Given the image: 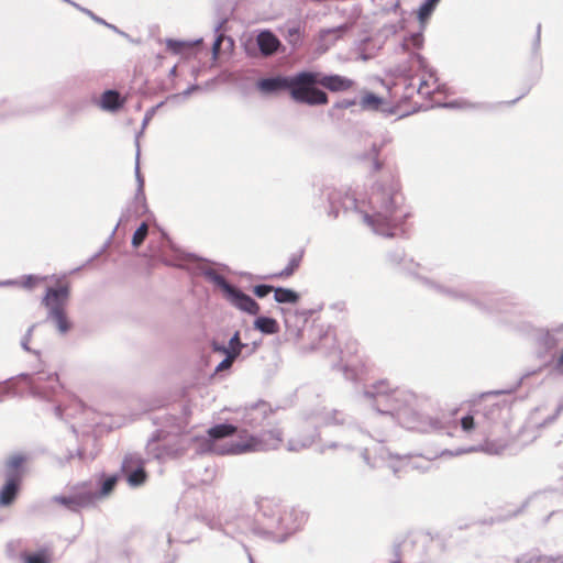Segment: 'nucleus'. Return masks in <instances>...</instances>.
Returning a JSON list of instances; mask_svg holds the SVG:
<instances>
[{"mask_svg": "<svg viewBox=\"0 0 563 563\" xmlns=\"http://www.w3.org/2000/svg\"><path fill=\"white\" fill-rule=\"evenodd\" d=\"M253 291L257 297L263 298L271 291H274V287L268 285H257L254 287Z\"/></svg>", "mask_w": 563, "mask_h": 563, "instance_id": "obj_28", "label": "nucleus"}, {"mask_svg": "<svg viewBox=\"0 0 563 563\" xmlns=\"http://www.w3.org/2000/svg\"><path fill=\"white\" fill-rule=\"evenodd\" d=\"M461 427L463 431L471 432L475 428V420L472 415H467L461 419Z\"/></svg>", "mask_w": 563, "mask_h": 563, "instance_id": "obj_27", "label": "nucleus"}, {"mask_svg": "<svg viewBox=\"0 0 563 563\" xmlns=\"http://www.w3.org/2000/svg\"><path fill=\"white\" fill-rule=\"evenodd\" d=\"M309 81V76H305V71H300L292 77L277 76L262 79L258 82V88L267 93L287 89L296 102L306 103V101H314L309 97L319 96L317 92L307 91L305 84Z\"/></svg>", "mask_w": 563, "mask_h": 563, "instance_id": "obj_3", "label": "nucleus"}, {"mask_svg": "<svg viewBox=\"0 0 563 563\" xmlns=\"http://www.w3.org/2000/svg\"><path fill=\"white\" fill-rule=\"evenodd\" d=\"M239 355V350L234 353H229L228 356L217 366V372H222L231 367L233 361Z\"/></svg>", "mask_w": 563, "mask_h": 563, "instance_id": "obj_24", "label": "nucleus"}, {"mask_svg": "<svg viewBox=\"0 0 563 563\" xmlns=\"http://www.w3.org/2000/svg\"><path fill=\"white\" fill-rule=\"evenodd\" d=\"M375 169L376 170H379L380 169V164L378 161L375 162Z\"/></svg>", "mask_w": 563, "mask_h": 563, "instance_id": "obj_34", "label": "nucleus"}, {"mask_svg": "<svg viewBox=\"0 0 563 563\" xmlns=\"http://www.w3.org/2000/svg\"><path fill=\"white\" fill-rule=\"evenodd\" d=\"M95 499L93 492L88 487L86 483L76 487V490L70 496H56L54 501L65 506L71 511H78L79 509L89 506Z\"/></svg>", "mask_w": 563, "mask_h": 563, "instance_id": "obj_6", "label": "nucleus"}, {"mask_svg": "<svg viewBox=\"0 0 563 563\" xmlns=\"http://www.w3.org/2000/svg\"><path fill=\"white\" fill-rule=\"evenodd\" d=\"M555 369L563 374V350L561 351L556 362H555Z\"/></svg>", "mask_w": 563, "mask_h": 563, "instance_id": "obj_31", "label": "nucleus"}, {"mask_svg": "<svg viewBox=\"0 0 563 563\" xmlns=\"http://www.w3.org/2000/svg\"><path fill=\"white\" fill-rule=\"evenodd\" d=\"M166 47L173 54H181L184 52V49L188 47V45L180 41L167 40Z\"/></svg>", "mask_w": 563, "mask_h": 563, "instance_id": "obj_23", "label": "nucleus"}, {"mask_svg": "<svg viewBox=\"0 0 563 563\" xmlns=\"http://www.w3.org/2000/svg\"><path fill=\"white\" fill-rule=\"evenodd\" d=\"M26 457L14 454L5 462V483L0 489V506L7 507L14 503L24 476Z\"/></svg>", "mask_w": 563, "mask_h": 563, "instance_id": "obj_5", "label": "nucleus"}, {"mask_svg": "<svg viewBox=\"0 0 563 563\" xmlns=\"http://www.w3.org/2000/svg\"><path fill=\"white\" fill-rule=\"evenodd\" d=\"M122 106L120 95L114 90H107L101 96V107L106 110H117Z\"/></svg>", "mask_w": 563, "mask_h": 563, "instance_id": "obj_14", "label": "nucleus"}, {"mask_svg": "<svg viewBox=\"0 0 563 563\" xmlns=\"http://www.w3.org/2000/svg\"><path fill=\"white\" fill-rule=\"evenodd\" d=\"M301 258L302 256L301 255H294L290 260H289V263L288 265L286 266L285 269L280 271L279 273H276L272 276V278H282V279H286L288 277H290L299 267L300 263H301Z\"/></svg>", "mask_w": 563, "mask_h": 563, "instance_id": "obj_17", "label": "nucleus"}, {"mask_svg": "<svg viewBox=\"0 0 563 563\" xmlns=\"http://www.w3.org/2000/svg\"><path fill=\"white\" fill-rule=\"evenodd\" d=\"M418 92L424 96H429L431 90L429 89V85L427 80H422L419 85Z\"/></svg>", "mask_w": 563, "mask_h": 563, "instance_id": "obj_30", "label": "nucleus"}, {"mask_svg": "<svg viewBox=\"0 0 563 563\" xmlns=\"http://www.w3.org/2000/svg\"><path fill=\"white\" fill-rule=\"evenodd\" d=\"M118 482V478L117 476H110L108 477L103 484H102V488H101V494L102 495H108L112 492V489L114 488L115 484Z\"/></svg>", "mask_w": 563, "mask_h": 563, "instance_id": "obj_25", "label": "nucleus"}, {"mask_svg": "<svg viewBox=\"0 0 563 563\" xmlns=\"http://www.w3.org/2000/svg\"><path fill=\"white\" fill-rule=\"evenodd\" d=\"M423 45V36L421 33H415L406 37L402 43V47L406 51L411 48H420Z\"/></svg>", "mask_w": 563, "mask_h": 563, "instance_id": "obj_20", "label": "nucleus"}, {"mask_svg": "<svg viewBox=\"0 0 563 563\" xmlns=\"http://www.w3.org/2000/svg\"><path fill=\"white\" fill-rule=\"evenodd\" d=\"M383 100L372 92H366L361 100V104L366 109H378Z\"/></svg>", "mask_w": 563, "mask_h": 563, "instance_id": "obj_21", "label": "nucleus"}, {"mask_svg": "<svg viewBox=\"0 0 563 563\" xmlns=\"http://www.w3.org/2000/svg\"><path fill=\"white\" fill-rule=\"evenodd\" d=\"M121 471L128 474V483L133 487L143 485L147 478L142 459L133 454L123 459Z\"/></svg>", "mask_w": 563, "mask_h": 563, "instance_id": "obj_8", "label": "nucleus"}, {"mask_svg": "<svg viewBox=\"0 0 563 563\" xmlns=\"http://www.w3.org/2000/svg\"><path fill=\"white\" fill-rule=\"evenodd\" d=\"M69 294V282L65 277H58L53 286L46 288L42 298V305L48 310V318L55 321L60 333H66L70 329V322L65 312Z\"/></svg>", "mask_w": 563, "mask_h": 563, "instance_id": "obj_2", "label": "nucleus"}, {"mask_svg": "<svg viewBox=\"0 0 563 563\" xmlns=\"http://www.w3.org/2000/svg\"><path fill=\"white\" fill-rule=\"evenodd\" d=\"M222 289L225 292L227 299L238 309L245 311L251 314H257L260 311L258 303L251 298L249 295L244 294L240 289L234 286L228 284L227 282L222 283Z\"/></svg>", "mask_w": 563, "mask_h": 563, "instance_id": "obj_7", "label": "nucleus"}, {"mask_svg": "<svg viewBox=\"0 0 563 563\" xmlns=\"http://www.w3.org/2000/svg\"><path fill=\"white\" fill-rule=\"evenodd\" d=\"M244 435H240L241 442L231 444L228 449L220 451V454H241L249 451H255L260 444V441L243 432Z\"/></svg>", "mask_w": 563, "mask_h": 563, "instance_id": "obj_9", "label": "nucleus"}, {"mask_svg": "<svg viewBox=\"0 0 563 563\" xmlns=\"http://www.w3.org/2000/svg\"><path fill=\"white\" fill-rule=\"evenodd\" d=\"M256 41L262 54L266 56L274 54L280 45L279 40L268 31L261 32Z\"/></svg>", "mask_w": 563, "mask_h": 563, "instance_id": "obj_10", "label": "nucleus"}, {"mask_svg": "<svg viewBox=\"0 0 563 563\" xmlns=\"http://www.w3.org/2000/svg\"><path fill=\"white\" fill-rule=\"evenodd\" d=\"M49 379H55V380H57V379H58V378H57V374L51 375V376H49Z\"/></svg>", "mask_w": 563, "mask_h": 563, "instance_id": "obj_35", "label": "nucleus"}, {"mask_svg": "<svg viewBox=\"0 0 563 563\" xmlns=\"http://www.w3.org/2000/svg\"><path fill=\"white\" fill-rule=\"evenodd\" d=\"M23 346L25 350H29L27 345H26V342L23 343Z\"/></svg>", "mask_w": 563, "mask_h": 563, "instance_id": "obj_36", "label": "nucleus"}, {"mask_svg": "<svg viewBox=\"0 0 563 563\" xmlns=\"http://www.w3.org/2000/svg\"><path fill=\"white\" fill-rule=\"evenodd\" d=\"M258 510L264 516L275 517L279 512V504L274 498L262 497L257 500Z\"/></svg>", "mask_w": 563, "mask_h": 563, "instance_id": "obj_15", "label": "nucleus"}, {"mask_svg": "<svg viewBox=\"0 0 563 563\" xmlns=\"http://www.w3.org/2000/svg\"><path fill=\"white\" fill-rule=\"evenodd\" d=\"M254 327L265 334H275L279 331L277 321L268 317H258L254 322Z\"/></svg>", "mask_w": 563, "mask_h": 563, "instance_id": "obj_13", "label": "nucleus"}, {"mask_svg": "<svg viewBox=\"0 0 563 563\" xmlns=\"http://www.w3.org/2000/svg\"><path fill=\"white\" fill-rule=\"evenodd\" d=\"M56 278L57 277L49 278L48 276L27 275V276H23L18 282V284L25 289H33L43 284H47L48 282H52V286H53Z\"/></svg>", "mask_w": 563, "mask_h": 563, "instance_id": "obj_11", "label": "nucleus"}, {"mask_svg": "<svg viewBox=\"0 0 563 563\" xmlns=\"http://www.w3.org/2000/svg\"><path fill=\"white\" fill-rule=\"evenodd\" d=\"M230 344V347L232 350V353H234L235 351L239 350V352L241 351V347L243 346L240 342V334L239 332H236L230 340L229 342Z\"/></svg>", "mask_w": 563, "mask_h": 563, "instance_id": "obj_29", "label": "nucleus"}, {"mask_svg": "<svg viewBox=\"0 0 563 563\" xmlns=\"http://www.w3.org/2000/svg\"><path fill=\"white\" fill-rule=\"evenodd\" d=\"M236 430V427L233 424L222 423L211 427L207 433L210 439L218 440L233 435Z\"/></svg>", "mask_w": 563, "mask_h": 563, "instance_id": "obj_12", "label": "nucleus"}, {"mask_svg": "<svg viewBox=\"0 0 563 563\" xmlns=\"http://www.w3.org/2000/svg\"><path fill=\"white\" fill-rule=\"evenodd\" d=\"M274 298L279 303H296L299 300V295L287 288H274Z\"/></svg>", "mask_w": 563, "mask_h": 563, "instance_id": "obj_16", "label": "nucleus"}, {"mask_svg": "<svg viewBox=\"0 0 563 563\" xmlns=\"http://www.w3.org/2000/svg\"><path fill=\"white\" fill-rule=\"evenodd\" d=\"M404 197L398 183L391 178L388 185L376 184L368 198L371 213H364V221L378 234L391 236L402 214L400 207Z\"/></svg>", "mask_w": 563, "mask_h": 563, "instance_id": "obj_1", "label": "nucleus"}, {"mask_svg": "<svg viewBox=\"0 0 563 563\" xmlns=\"http://www.w3.org/2000/svg\"><path fill=\"white\" fill-rule=\"evenodd\" d=\"M221 45V37H219L216 43L213 44V53L217 54Z\"/></svg>", "mask_w": 563, "mask_h": 563, "instance_id": "obj_33", "label": "nucleus"}, {"mask_svg": "<svg viewBox=\"0 0 563 563\" xmlns=\"http://www.w3.org/2000/svg\"><path fill=\"white\" fill-rule=\"evenodd\" d=\"M148 234V225L146 222H143L137 229L136 231L134 232L133 236H132V245L134 247H139L143 244V242L145 241L146 236Z\"/></svg>", "mask_w": 563, "mask_h": 563, "instance_id": "obj_19", "label": "nucleus"}, {"mask_svg": "<svg viewBox=\"0 0 563 563\" xmlns=\"http://www.w3.org/2000/svg\"><path fill=\"white\" fill-rule=\"evenodd\" d=\"M415 545V542L412 540H404L400 544V548L402 551L408 550L409 548H412Z\"/></svg>", "mask_w": 563, "mask_h": 563, "instance_id": "obj_32", "label": "nucleus"}, {"mask_svg": "<svg viewBox=\"0 0 563 563\" xmlns=\"http://www.w3.org/2000/svg\"><path fill=\"white\" fill-rule=\"evenodd\" d=\"M411 63H412V67H411L410 71H415V67H417V69H423L426 67L424 57L418 53H415L411 55Z\"/></svg>", "mask_w": 563, "mask_h": 563, "instance_id": "obj_26", "label": "nucleus"}, {"mask_svg": "<svg viewBox=\"0 0 563 563\" xmlns=\"http://www.w3.org/2000/svg\"><path fill=\"white\" fill-rule=\"evenodd\" d=\"M399 560H400V559H398V560H397V561H395L394 563H399Z\"/></svg>", "mask_w": 563, "mask_h": 563, "instance_id": "obj_37", "label": "nucleus"}, {"mask_svg": "<svg viewBox=\"0 0 563 563\" xmlns=\"http://www.w3.org/2000/svg\"><path fill=\"white\" fill-rule=\"evenodd\" d=\"M439 2L440 0H427L421 4L418 11V19L421 24L428 21Z\"/></svg>", "mask_w": 563, "mask_h": 563, "instance_id": "obj_18", "label": "nucleus"}, {"mask_svg": "<svg viewBox=\"0 0 563 563\" xmlns=\"http://www.w3.org/2000/svg\"><path fill=\"white\" fill-rule=\"evenodd\" d=\"M305 76H309V82L305 84L307 91H313L319 93L318 97H311L314 101H306L309 106H323L329 102L328 95L316 88V85H320L331 92H344L351 90L355 82L354 80L341 76V75H323L317 71H305Z\"/></svg>", "mask_w": 563, "mask_h": 563, "instance_id": "obj_4", "label": "nucleus"}, {"mask_svg": "<svg viewBox=\"0 0 563 563\" xmlns=\"http://www.w3.org/2000/svg\"><path fill=\"white\" fill-rule=\"evenodd\" d=\"M24 563H49V558L45 551L38 553L25 554L23 556Z\"/></svg>", "mask_w": 563, "mask_h": 563, "instance_id": "obj_22", "label": "nucleus"}]
</instances>
